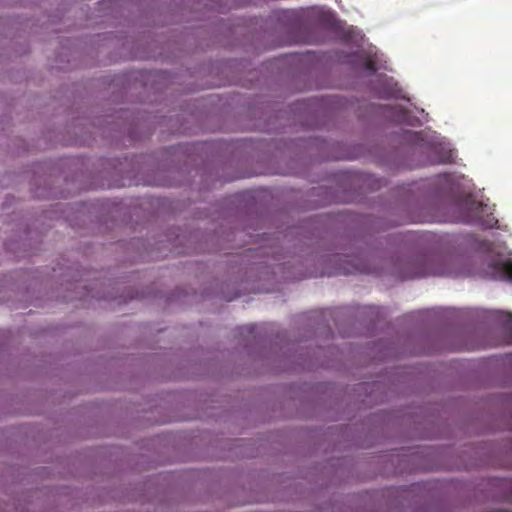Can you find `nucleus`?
Wrapping results in <instances>:
<instances>
[{
	"label": "nucleus",
	"mask_w": 512,
	"mask_h": 512,
	"mask_svg": "<svg viewBox=\"0 0 512 512\" xmlns=\"http://www.w3.org/2000/svg\"><path fill=\"white\" fill-rule=\"evenodd\" d=\"M368 68H369V69H371V70L375 69V68H374V64H373L372 62H369V64H368Z\"/></svg>",
	"instance_id": "obj_2"
},
{
	"label": "nucleus",
	"mask_w": 512,
	"mask_h": 512,
	"mask_svg": "<svg viewBox=\"0 0 512 512\" xmlns=\"http://www.w3.org/2000/svg\"><path fill=\"white\" fill-rule=\"evenodd\" d=\"M495 275L512 279V259L499 261L495 268Z\"/></svg>",
	"instance_id": "obj_1"
}]
</instances>
